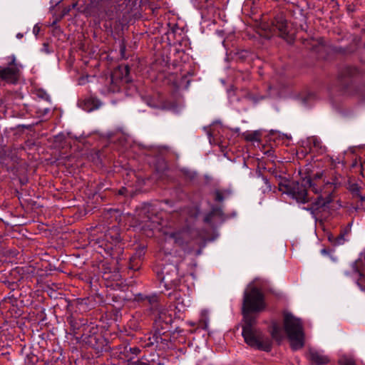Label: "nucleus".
Returning a JSON list of instances; mask_svg holds the SVG:
<instances>
[{
  "instance_id": "nucleus-1",
  "label": "nucleus",
  "mask_w": 365,
  "mask_h": 365,
  "mask_svg": "<svg viewBox=\"0 0 365 365\" xmlns=\"http://www.w3.org/2000/svg\"><path fill=\"white\" fill-rule=\"evenodd\" d=\"M253 313L256 312L242 309L244 325L242 326V334L245 341L252 348L269 351L271 349V341L260 330L253 327L255 323V317L252 315Z\"/></svg>"
},
{
  "instance_id": "nucleus-2",
  "label": "nucleus",
  "mask_w": 365,
  "mask_h": 365,
  "mask_svg": "<svg viewBox=\"0 0 365 365\" xmlns=\"http://www.w3.org/2000/svg\"><path fill=\"white\" fill-rule=\"evenodd\" d=\"M284 329L293 349L297 350L304 346V334L301 321L290 314H286L284 318Z\"/></svg>"
},
{
  "instance_id": "nucleus-3",
  "label": "nucleus",
  "mask_w": 365,
  "mask_h": 365,
  "mask_svg": "<svg viewBox=\"0 0 365 365\" xmlns=\"http://www.w3.org/2000/svg\"><path fill=\"white\" fill-rule=\"evenodd\" d=\"M264 308V296L261 291L255 287H247L244 292L242 309L260 312Z\"/></svg>"
},
{
  "instance_id": "nucleus-4",
  "label": "nucleus",
  "mask_w": 365,
  "mask_h": 365,
  "mask_svg": "<svg viewBox=\"0 0 365 365\" xmlns=\"http://www.w3.org/2000/svg\"><path fill=\"white\" fill-rule=\"evenodd\" d=\"M279 190L296 200L297 203L305 204L309 200L306 187L298 182H292L288 184L280 183Z\"/></svg>"
},
{
  "instance_id": "nucleus-5",
  "label": "nucleus",
  "mask_w": 365,
  "mask_h": 365,
  "mask_svg": "<svg viewBox=\"0 0 365 365\" xmlns=\"http://www.w3.org/2000/svg\"><path fill=\"white\" fill-rule=\"evenodd\" d=\"M103 86L100 88L104 95L118 92L120 89L121 80L115 76V73L103 80Z\"/></svg>"
},
{
  "instance_id": "nucleus-6",
  "label": "nucleus",
  "mask_w": 365,
  "mask_h": 365,
  "mask_svg": "<svg viewBox=\"0 0 365 365\" xmlns=\"http://www.w3.org/2000/svg\"><path fill=\"white\" fill-rule=\"evenodd\" d=\"M19 77V69L16 66L1 68L0 67V81H4L10 83H15Z\"/></svg>"
},
{
  "instance_id": "nucleus-7",
  "label": "nucleus",
  "mask_w": 365,
  "mask_h": 365,
  "mask_svg": "<svg viewBox=\"0 0 365 365\" xmlns=\"http://www.w3.org/2000/svg\"><path fill=\"white\" fill-rule=\"evenodd\" d=\"M307 358L312 364L317 365H324L329 361L327 356L324 355L322 351L313 349H309Z\"/></svg>"
},
{
  "instance_id": "nucleus-8",
  "label": "nucleus",
  "mask_w": 365,
  "mask_h": 365,
  "mask_svg": "<svg viewBox=\"0 0 365 365\" xmlns=\"http://www.w3.org/2000/svg\"><path fill=\"white\" fill-rule=\"evenodd\" d=\"M275 27L279 31L282 38L289 41V32L287 30V21L282 16H279L275 19Z\"/></svg>"
},
{
  "instance_id": "nucleus-9",
  "label": "nucleus",
  "mask_w": 365,
  "mask_h": 365,
  "mask_svg": "<svg viewBox=\"0 0 365 365\" xmlns=\"http://www.w3.org/2000/svg\"><path fill=\"white\" fill-rule=\"evenodd\" d=\"M331 201V198L330 195L327 196L326 197H324L322 196H319L314 203L313 205L311 207L305 208L307 210L309 211L312 215H314L316 210L319 208L326 206L329 203H330Z\"/></svg>"
},
{
  "instance_id": "nucleus-10",
  "label": "nucleus",
  "mask_w": 365,
  "mask_h": 365,
  "mask_svg": "<svg viewBox=\"0 0 365 365\" xmlns=\"http://www.w3.org/2000/svg\"><path fill=\"white\" fill-rule=\"evenodd\" d=\"M187 232L185 231L178 232L167 233L165 236L166 240H173L174 242L180 245H182L185 241Z\"/></svg>"
},
{
  "instance_id": "nucleus-11",
  "label": "nucleus",
  "mask_w": 365,
  "mask_h": 365,
  "mask_svg": "<svg viewBox=\"0 0 365 365\" xmlns=\"http://www.w3.org/2000/svg\"><path fill=\"white\" fill-rule=\"evenodd\" d=\"M351 232V227L347 226L336 237H329L330 242H331L334 245H343L348 240L345 238V236L349 235Z\"/></svg>"
},
{
  "instance_id": "nucleus-12",
  "label": "nucleus",
  "mask_w": 365,
  "mask_h": 365,
  "mask_svg": "<svg viewBox=\"0 0 365 365\" xmlns=\"http://www.w3.org/2000/svg\"><path fill=\"white\" fill-rule=\"evenodd\" d=\"M365 267V252H361L359 258L353 262L352 267L355 272L359 273L360 275L361 270Z\"/></svg>"
},
{
  "instance_id": "nucleus-13",
  "label": "nucleus",
  "mask_w": 365,
  "mask_h": 365,
  "mask_svg": "<svg viewBox=\"0 0 365 365\" xmlns=\"http://www.w3.org/2000/svg\"><path fill=\"white\" fill-rule=\"evenodd\" d=\"M271 334L274 339L281 341L284 336L283 329L277 324H272L271 329Z\"/></svg>"
},
{
  "instance_id": "nucleus-14",
  "label": "nucleus",
  "mask_w": 365,
  "mask_h": 365,
  "mask_svg": "<svg viewBox=\"0 0 365 365\" xmlns=\"http://www.w3.org/2000/svg\"><path fill=\"white\" fill-rule=\"evenodd\" d=\"M101 105V103L94 98H89L87 99L85 102L86 107L83 108V109L86 110L87 111H91L95 109H98Z\"/></svg>"
},
{
  "instance_id": "nucleus-15",
  "label": "nucleus",
  "mask_w": 365,
  "mask_h": 365,
  "mask_svg": "<svg viewBox=\"0 0 365 365\" xmlns=\"http://www.w3.org/2000/svg\"><path fill=\"white\" fill-rule=\"evenodd\" d=\"M190 306V300L188 299H184L180 297H176V309L179 312L185 311L186 307H189Z\"/></svg>"
},
{
  "instance_id": "nucleus-16",
  "label": "nucleus",
  "mask_w": 365,
  "mask_h": 365,
  "mask_svg": "<svg viewBox=\"0 0 365 365\" xmlns=\"http://www.w3.org/2000/svg\"><path fill=\"white\" fill-rule=\"evenodd\" d=\"M349 190L354 196L359 197L361 201L365 200V196H361L360 195V187L357 184L353 183L350 185Z\"/></svg>"
},
{
  "instance_id": "nucleus-17",
  "label": "nucleus",
  "mask_w": 365,
  "mask_h": 365,
  "mask_svg": "<svg viewBox=\"0 0 365 365\" xmlns=\"http://www.w3.org/2000/svg\"><path fill=\"white\" fill-rule=\"evenodd\" d=\"M230 194V192L227 190H225V191H220V190H217L215 192V200L218 202H222L225 197L229 196Z\"/></svg>"
},
{
  "instance_id": "nucleus-18",
  "label": "nucleus",
  "mask_w": 365,
  "mask_h": 365,
  "mask_svg": "<svg viewBox=\"0 0 365 365\" xmlns=\"http://www.w3.org/2000/svg\"><path fill=\"white\" fill-rule=\"evenodd\" d=\"M340 365H356L355 361L350 356H342L339 359Z\"/></svg>"
},
{
  "instance_id": "nucleus-19",
  "label": "nucleus",
  "mask_w": 365,
  "mask_h": 365,
  "mask_svg": "<svg viewBox=\"0 0 365 365\" xmlns=\"http://www.w3.org/2000/svg\"><path fill=\"white\" fill-rule=\"evenodd\" d=\"M245 138L249 141H259V134L258 132L247 133Z\"/></svg>"
},
{
  "instance_id": "nucleus-20",
  "label": "nucleus",
  "mask_w": 365,
  "mask_h": 365,
  "mask_svg": "<svg viewBox=\"0 0 365 365\" xmlns=\"http://www.w3.org/2000/svg\"><path fill=\"white\" fill-rule=\"evenodd\" d=\"M148 301L150 304H151L153 309L156 310L158 309V299L157 296H150L147 297Z\"/></svg>"
},
{
  "instance_id": "nucleus-21",
  "label": "nucleus",
  "mask_w": 365,
  "mask_h": 365,
  "mask_svg": "<svg viewBox=\"0 0 365 365\" xmlns=\"http://www.w3.org/2000/svg\"><path fill=\"white\" fill-rule=\"evenodd\" d=\"M351 168H359V171L362 173V163L360 159H354L351 165Z\"/></svg>"
},
{
  "instance_id": "nucleus-22",
  "label": "nucleus",
  "mask_w": 365,
  "mask_h": 365,
  "mask_svg": "<svg viewBox=\"0 0 365 365\" xmlns=\"http://www.w3.org/2000/svg\"><path fill=\"white\" fill-rule=\"evenodd\" d=\"M128 351L133 355H138V353L140 352V349L137 347H125V351L127 352Z\"/></svg>"
},
{
  "instance_id": "nucleus-23",
  "label": "nucleus",
  "mask_w": 365,
  "mask_h": 365,
  "mask_svg": "<svg viewBox=\"0 0 365 365\" xmlns=\"http://www.w3.org/2000/svg\"><path fill=\"white\" fill-rule=\"evenodd\" d=\"M307 182L309 185L314 192L318 193L319 192V190L315 187V184L312 183V180L311 179H308Z\"/></svg>"
},
{
  "instance_id": "nucleus-24",
  "label": "nucleus",
  "mask_w": 365,
  "mask_h": 365,
  "mask_svg": "<svg viewBox=\"0 0 365 365\" xmlns=\"http://www.w3.org/2000/svg\"><path fill=\"white\" fill-rule=\"evenodd\" d=\"M212 216V213H209L208 215H207L204 220L205 222L210 223L211 222Z\"/></svg>"
},
{
  "instance_id": "nucleus-25",
  "label": "nucleus",
  "mask_w": 365,
  "mask_h": 365,
  "mask_svg": "<svg viewBox=\"0 0 365 365\" xmlns=\"http://www.w3.org/2000/svg\"><path fill=\"white\" fill-rule=\"evenodd\" d=\"M162 280L165 282V284H168V283H170V282H173V279H169V277H168V276H167V275H165V276L163 277V279H162Z\"/></svg>"
},
{
  "instance_id": "nucleus-26",
  "label": "nucleus",
  "mask_w": 365,
  "mask_h": 365,
  "mask_svg": "<svg viewBox=\"0 0 365 365\" xmlns=\"http://www.w3.org/2000/svg\"><path fill=\"white\" fill-rule=\"evenodd\" d=\"M364 284H361V282H357V284L358 286L359 287V288L361 289V291L363 292H365V278L364 279V282H363Z\"/></svg>"
},
{
  "instance_id": "nucleus-27",
  "label": "nucleus",
  "mask_w": 365,
  "mask_h": 365,
  "mask_svg": "<svg viewBox=\"0 0 365 365\" xmlns=\"http://www.w3.org/2000/svg\"><path fill=\"white\" fill-rule=\"evenodd\" d=\"M263 181L264 184L267 185V188L270 190H271V185L267 178H263Z\"/></svg>"
},
{
  "instance_id": "nucleus-28",
  "label": "nucleus",
  "mask_w": 365,
  "mask_h": 365,
  "mask_svg": "<svg viewBox=\"0 0 365 365\" xmlns=\"http://www.w3.org/2000/svg\"><path fill=\"white\" fill-rule=\"evenodd\" d=\"M158 312H159V319H162V320H165V314L163 313V312L161 310H158Z\"/></svg>"
},
{
  "instance_id": "nucleus-29",
  "label": "nucleus",
  "mask_w": 365,
  "mask_h": 365,
  "mask_svg": "<svg viewBox=\"0 0 365 365\" xmlns=\"http://www.w3.org/2000/svg\"><path fill=\"white\" fill-rule=\"evenodd\" d=\"M159 339H160V336L154 335L153 336V341H151L150 343L152 344H153L154 343H158Z\"/></svg>"
},
{
  "instance_id": "nucleus-30",
  "label": "nucleus",
  "mask_w": 365,
  "mask_h": 365,
  "mask_svg": "<svg viewBox=\"0 0 365 365\" xmlns=\"http://www.w3.org/2000/svg\"><path fill=\"white\" fill-rule=\"evenodd\" d=\"M40 31V28L38 26H35L33 29L34 34L36 36Z\"/></svg>"
},
{
  "instance_id": "nucleus-31",
  "label": "nucleus",
  "mask_w": 365,
  "mask_h": 365,
  "mask_svg": "<svg viewBox=\"0 0 365 365\" xmlns=\"http://www.w3.org/2000/svg\"><path fill=\"white\" fill-rule=\"evenodd\" d=\"M322 175H323L322 172L317 173L314 175V179H319L322 177Z\"/></svg>"
},
{
  "instance_id": "nucleus-32",
  "label": "nucleus",
  "mask_w": 365,
  "mask_h": 365,
  "mask_svg": "<svg viewBox=\"0 0 365 365\" xmlns=\"http://www.w3.org/2000/svg\"><path fill=\"white\" fill-rule=\"evenodd\" d=\"M321 253L323 255H329V251L328 250H327V249H322L321 250Z\"/></svg>"
},
{
  "instance_id": "nucleus-33",
  "label": "nucleus",
  "mask_w": 365,
  "mask_h": 365,
  "mask_svg": "<svg viewBox=\"0 0 365 365\" xmlns=\"http://www.w3.org/2000/svg\"><path fill=\"white\" fill-rule=\"evenodd\" d=\"M114 240L115 242H118L120 240V236H119L118 233H117V232L115 234Z\"/></svg>"
},
{
  "instance_id": "nucleus-34",
  "label": "nucleus",
  "mask_w": 365,
  "mask_h": 365,
  "mask_svg": "<svg viewBox=\"0 0 365 365\" xmlns=\"http://www.w3.org/2000/svg\"><path fill=\"white\" fill-rule=\"evenodd\" d=\"M143 254H144L143 249H141V250L138 252V255L139 257H141V255H143Z\"/></svg>"
},
{
  "instance_id": "nucleus-35",
  "label": "nucleus",
  "mask_w": 365,
  "mask_h": 365,
  "mask_svg": "<svg viewBox=\"0 0 365 365\" xmlns=\"http://www.w3.org/2000/svg\"><path fill=\"white\" fill-rule=\"evenodd\" d=\"M16 37H17L18 38H22V37H23V34H18L16 35Z\"/></svg>"
},
{
  "instance_id": "nucleus-36",
  "label": "nucleus",
  "mask_w": 365,
  "mask_h": 365,
  "mask_svg": "<svg viewBox=\"0 0 365 365\" xmlns=\"http://www.w3.org/2000/svg\"><path fill=\"white\" fill-rule=\"evenodd\" d=\"M119 194L123 195L124 194V188L119 190Z\"/></svg>"
},
{
  "instance_id": "nucleus-37",
  "label": "nucleus",
  "mask_w": 365,
  "mask_h": 365,
  "mask_svg": "<svg viewBox=\"0 0 365 365\" xmlns=\"http://www.w3.org/2000/svg\"><path fill=\"white\" fill-rule=\"evenodd\" d=\"M207 135H208L209 138L210 139V138L212 137V134L210 131H207Z\"/></svg>"
}]
</instances>
